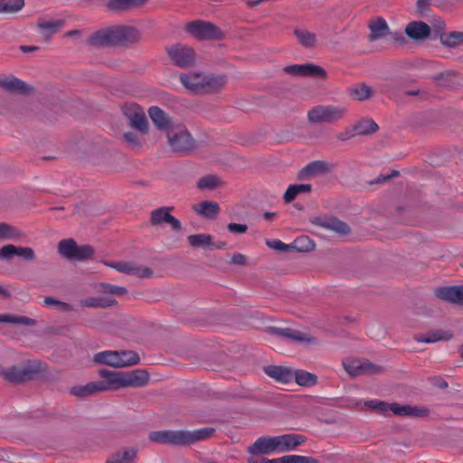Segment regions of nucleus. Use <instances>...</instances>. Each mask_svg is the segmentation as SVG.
I'll use <instances>...</instances> for the list:
<instances>
[{
    "mask_svg": "<svg viewBox=\"0 0 463 463\" xmlns=\"http://www.w3.org/2000/svg\"><path fill=\"white\" fill-rule=\"evenodd\" d=\"M98 373L101 378V380L97 381L100 392L123 388L143 387L149 381L147 372L139 369L128 372L100 369Z\"/></svg>",
    "mask_w": 463,
    "mask_h": 463,
    "instance_id": "obj_1",
    "label": "nucleus"
},
{
    "mask_svg": "<svg viewBox=\"0 0 463 463\" xmlns=\"http://www.w3.org/2000/svg\"><path fill=\"white\" fill-rule=\"evenodd\" d=\"M138 31L129 26L102 29L91 35L90 43L95 46L128 44L138 40Z\"/></svg>",
    "mask_w": 463,
    "mask_h": 463,
    "instance_id": "obj_2",
    "label": "nucleus"
},
{
    "mask_svg": "<svg viewBox=\"0 0 463 463\" xmlns=\"http://www.w3.org/2000/svg\"><path fill=\"white\" fill-rule=\"evenodd\" d=\"M180 81L189 90L194 93L213 91L222 87L225 82L224 76L203 75L200 72L182 73Z\"/></svg>",
    "mask_w": 463,
    "mask_h": 463,
    "instance_id": "obj_3",
    "label": "nucleus"
},
{
    "mask_svg": "<svg viewBox=\"0 0 463 463\" xmlns=\"http://www.w3.org/2000/svg\"><path fill=\"white\" fill-rule=\"evenodd\" d=\"M43 371L44 365L37 360L7 368L0 365V376L12 383L29 381Z\"/></svg>",
    "mask_w": 463,
    "mask_h": 463,
    "instance_id": "obj_4",
    "label": "nucleus"
},
{
    "mask_svg": "<svg viewBox=\"0 0 463 463\" xmlns=\"http://www.w3.org/2000/svg\"><path fill=\"white\" fill-rule=\"evenodd\" d=\"M347 107L342 105H318L307 112V120L312 124H335L344 118Z\"/></svg>",
    "mask_w": 463,
    "mask_h": 463,
    "instance_id": "obj_5",
    "label": "nucleus"
},
{
    "mask_svg": "<svg viewBox=\"0 0 463 463\" xmlns=\"http://www.w3.org/2000/svg\"><path fill=\"white\" fill-rule=\"evenodd\" d=\"M93 361L97 364L113 367H127L139 363V355L134 351H102L94 354Z\"/></svg>",
    "mask_w": 463,
    "mask_h": 463,
    "instance_id": "obj_6",
    "label": "nucleus"
},
{
    "mask_svg": "<svg viewBox=\"0 0 463 463\" xmlns=\"http://www.w3.org/2000/svg\"><path fill=\"white\" fill-rule=\"evenodd\" d=\"M168 144L175 152L184 153L194 148V142L188 130L181 125L167 131Z\"/></svg>",
    "mask_w": 463,
    "mask_h": 463,
    "instance_id": "obj_7",
    "label": "nucleus"
},
{
    "mask_svg": "<svg viewBox=\"0 0 463 463\" xmlns=\"http://www.w3.org/2000/svg\"><path fill=\"white\" fill-rule=\"evenodd\" d=\"M378 413L387 414L392 411L396 416L421 418L428 415L429 411L425 407H419L413 405H402L398 403H387L384 402H378Z\"/></svg>",
    "mask_w": 463,
    "mask_h": 463,
    "instance_id": "obj_8",
    "label": "nucleus"
},
{
    "mask_svg": "<svg viewBox=\"0 0 463 463\" xmlns=\"http://www.w3.org/2000/svg\"><path fill=\"white\" fill-rule=\"evenodd\" d=\"M186 30L198 40H217L222 38L221 31L210 22L194 21L186 25Z\"/></svg>",
    "mask_w": 463,
    "mask_h": 463,
    "instance_id": "obj_9",
    "label": "nucleus"
},
{
    "mask_svg": "<svg viewBox=\"0 0 463 463\" xmlns=\"http://www.w3.org/2000/svg\"><path fill=\"white\" fill-rule=\"evenodd\" d=\"M345 371L350 377H358L373 373L375 365L364 358H345L342 362Z\"/></svg>",
    "mask_w": 463,
    "mask_h": 463,
    "instance_id": "obj_10",
    "label": "nucleus"
},
{
    "mask_svg": "<svg viewBox=\"0 0 463 463\" xmlns=\"http://www.w3.org/2000/svg\"><path fill=\"white\" fill-rule=\"evenodd\" d=\"M167 53L172 62L178 67L192 66L195 61V53L191 47L183 44H175L167 49Z\"/></svg>",
    "mask_w": 463,
    "mask_h": 463,
    "instance_id": "obj_11",
    "label": "nucleus"
},
{
    "mask_svg": "<svg viewBox=\"0 0 463 463\" xmlns=\"http://www.w3.org/2000/svg\"><path fill=\"white\" fill-rule=\"evenodd\" d=\"M123 114L128 119L129 125L145 133L147 130V119L144 110L137 105L130 104L123 108Z\"/></svg>",
    "mask_w": 463,
    "mask_h": 463,
    "instance_id": "obj_12",
    "label": "nucleus"
},
{
    "mask_svg": "<svg viewBox=\"0 0 463 463\" xmlns=\"http://www.w3.org/2000/svg\"><path fill=\"white\" fill-rule=\"evenodd\" d=\"M278 453H285L296 449L307 441V438L299 434H283L273 436Z\"/></svg>",
    "mask_w": 463,
    "mask_h": 463,
    "instance_id": "obj_13",
    "label": "nucleus"
},
{
    "mask_svg": "<svg viewBox=\"0 0 463 463\" xmlns=\"http://www.w3.org/2000/svg\"><path fill=\"white\" fill-rule=\"evenodd\" d=\"M14 256L32 261L36 258L34 250L30 247H21L13 244H7L0 248V260L10 261Z\"/></svg>",
    "mask_w": 463,
    "mask_h": 463,
    "instance_id": "obj_14",
    "label": "nucleus"
},
{
    "mask_svg": "<svg viewBox=\"0 0 463 463\" xmlns=\"http://www.w3.org/2000/svg\"><path fill=\"white\" fill-rule=\"evenodd\" d=\"M284 71L296 76H310L322 80L327 77L322 67L312 63L289 65L284 68Z\"/></svg>",
    "mask_w": 463,
    "mask_h": 463,
    "instance_id": "obj_15",
    "label": "nucleus"
},
{
    "mask_svg": "<svg viewBox=\"0 0 463 463\" xmlns=\"http://www.w3.org/2000/svg\"><path fill=\"white\" fill-rule=\"evenodd\" d=\"M150 441L158 444L184 445V430H157L150 432Z\"/></svg>",
    "mask_w": 463,
    "mask_h": 463,
    "instance_id": "obj_16",
    "label": "nucleus"
},
{
    "mask_svg": "<svg viewBox=\"0 0 463 463\" xmlns=\"http://www.w3.org/2000/svg\"><path fill=\"white\" fill-rule=\"evenodd\" d=\"M269 333L279 335L286 340L296 342V343H315L316 340L314 337L309 335L308 334L296 330L290 327H269Z\"/></svg>",
    "mask_w": 463,
    "mask_h": 463,
    "instance_id": "obj_17",
    "label": "nucleus"
},
{
    "mask_svg": "<svg viewBox=\"0 0 463 463\" xmlns=\"http://www.w3.org/2000/svg\"><path fill=\"white\" fill-rule=\"evenodd\" d=\"M247 451L250 456L271 455L276 451L275 441L273 436H261L258 438Z\"/></svg>",
    "mask_w": 463,
    "mask_h": 463,
    "instance_id": "obj_18",
    "label": "nucleus"
},
{
    "mask_svg": "<svg viewBox=\"0 0 463 463\" xmlns=\"http://www.w3.org/2000/svg\"><path fill=\"white\" fill-rule=\"evenodd\" d=\"M434 294L439 299L463 306V286L439 287Z\"/></svg>",
    "mask_w": 463,
    "mask_h": 463,
    "instance_id": "obj_19",
    "label": "nucleus"
},
{
    "mask_svg": "<svg viewBox=\"0 0 463 463\" xmlns=\"http://www.w3.org/2000/svg\"><path fill=\"white\" fill-rule=\"evenodd\" d=\"M108 265L119 272L141 279L150 278L153 275L152 269L145 266H135L128 262H114Z\"/></svg>",
    "mask_w": 463,
    "mask_h": 463,
    "instance_id": "obj_20",
    "label": "nucleus"
},
{
    "mask_svg": "<svg viewBox=\"0 0 463 463\" xmlns=\"http://www.w3.org/2000/svg\"><path fill=\"white\" fill-rule=\"evenodd\" d=\"M171 208L160 207L152 211L151 223L152 225H159L163 222L169 223L175 231L181 229V222L173 215L170 214Z\"/></svg>",
    "mask_w": 463,
    "mask_h": 463,
    "instance_id": "obj_21",
    "label": "nucleus"
},
{
    "mask_svg": "<svg viewBox=\"0 0 463 463\" xmlns=\"http://www.w3.org/2000/svg\"><path fill=\"white\" fill-rule=\"evenodd\" d=\"M405 33L411 39L422 41L429 38L430 34V27L424 22L414 21L407 24Z\"/></svg>",
    "mask_w": 463,
    "mask_h": 463,
    "instance_id": "obj_22",
    "label": "nucleus"
},
{
    "mask_svg": "<svg viewBox=\"0 0 463 463\" xmlns=\"http://www.w3.org/2000/svg\"><path fill=\"white\" fill-rule=\"evenodd\" d=\"M137 449L135 447H124L114 452L106 463H136Z\"/></svg>",
    "mask_w": 463,
    "mask_h": 463,
    "instance_id": "obj_23",
    "label": "nucleus"
},
{
    "mask_svg": "<svg viewBox=\"0 0 463 463\" xmlns=\"http://www.w3.org/2000/svg\"><path fill=\"white\" fill-rule=\"evenodd\" d=\"M62 19H44L41 18L37 21L39 32L45 38H50L52 34L58 33L64 25Z\"/></svg>",
    "mask_w": 463,
    "mask_h": 463,
    "instance_id": "obj_24",
    "label": "nucleus"
},
{
    "mask_svg": "<svg viewBox=\"0 0 463 463\" xmlns=\"http://www.w3.org/2000/svg\"><path fill=\"white\" fill-rule=\"evenodd\" d=\"M215 432L213 428L204 427L193 431L184 430V445H190L197 441L211 438Z\"/></svg>",
    "mask_w": 463,
    "mask_h": 463,
    "instance_id": "obj_25",
    "label": "nucleus"
},
{
    "mask_svg": "<svg viewBox=\"0 0 463 463\" xmlns=\"http://www.w3.org/2000/svg\"><path fill=\"white\" fill-rule=\"evenodd\" d=\"M264 372L279 383H288L293 379V372L284 366L269 365L264 368Z\"/></svg>",
    "mask_w": 463,
    "mask_h": 463,
    "instance_id": "obj_26",
    "label": "nucleus"
},
{
    "mask_svg": "<svg viewBox=\"0 0 463 463\" xmlns=\"http://www.w3.org/2000/svg\"><path fill=\"white\" fill-rule=\"evenodd\" d=\"M0 88L10 92L27 93L30 88L21 80L14 77H0Z\"/></svg>",
    "mask_w": 463,
    "mask_h": 463,
    "instance_id": "obj_27",
    "label": "nucleus"
},
{
    "mask_svg": "<svg viewBox=\"0 0 463 463\" xmlns=\"http://www.w3.org/2000/svg\"><path fill=\"white\" fill-rule=\"evenodd\" d=\"M149 117L157 128L162 130H169L172 128L171 120L166 113L158 107H152L148 110Z\"/></svg>",
    "mask_w": 463,
    "mask_h": 463,
    "instance_id": "obj_28",
    "label": "nucleus"
},
{
    "mask_svg": "<svg viewBox=\"0 0 463 463\" xmlns=\"http://www.w3.org/2000/svg\"><path fill=\"white\" fill-rule=\"evenodd\" d=\"M321 227L335 232L340 235H345L350 232L349 226L343 221L335 218V217H330L327 219L323 220L320 222Z\"/></svg>",
    "mask_w": 463,
    "mask_h": 463,
    "instance_id": "obj_29",
    "label": "nucleus"
},
{
    "mask_svg": "<svg viewBox=\"0 0 463 463\" xmlns=\"http://www.w3.org/2000/svg\"><path fill=\"white\" fill-rule=\"evenodd\" d=\"M328 170V165L323 161H314L307 165L300 172L299 178L305 179L309 176H315L324 174Z\"/></svg>",
    "mask_w": 463,
    "mask_h": 463,
    "instance_id": "obj_30",
    "label": "nucleus"
},
{
    "mask_svg": "<svg viewBox=\"0 0 463 463\" xmlns=\"http://www.w3.org/2000/svg\"><path fill=\"white\" fill-rule=\"evenodd\" d=\"M194 212L201 216L214 218L220 212V206L215 202L203 201L198 204L194 205Z\"/></svg>",
    "mask_w": 463,
    "mask_h": 463,
    "instance_id": "obj_31",
    "label": "nucleus"
},
{
    "mask_svg": "<svg viewBox=\"0 0 463 463\" xmlns=\"http://www.w3.org/2000/svg\"><path fill=\"white\" fill-rule=\"evenodd\" d=\"M100 392L98 383L90 382L84 385H75L71 389V393L77 397H88Z\"/></svg>",
    "mask_w": 463,
    "mask_h": 463,
    "instance_id": "obj_32",
    "label": "nucleus"
},
{
    "mask_svg": "<svg viewBox=\"0 0 463 463\" xmlns=\"http://www.w3.org/2000/svg\"><path fill=\"white\" fill-rule=\"evenodd\" d=\"M115 303L114 299L103 297H90L80 300V305L84 307L104 308L112 307Z\"/></svg>",
    "mask_w": 463,
    "mask_h": 463,
    "instance_id": "obj_33",
    "label": "nucleus"
},
{
    "mask_svg": "<svg viewBox=\"0 0 463 463\" xmlns=\"http://www.w3.org/2000/svg\"><path fill=\"white\" fill-rule=\"evenodd\" d=\"M349 96L358 101H364L372 97L373 90L365 84H358L348 89Z\"/></svg>",
    "mask_w": 463,
    "mask_h": 463,
    "instance_id": "obj_34",
    "label": "nucleus"
},
{
    "mask_svg": "<svg viewBox=\"0 0 463 463\" xmlns=\"http://www.w3.org/2000/svg\"><path fill=\"white\" fill-rule=\"evenodd\" d=\"M293 378L298 385L304 387L314 386L317 383V376L316 374L303 370L293 372Z\"/></svg>",
    "mask_w": 463,
    "mask_h": 463,
    "instance_id": "obj_35",
    "label": "nucleus"
},
{
    "mask_svg": "<svg viewBox=\"0 0 463 463\" xmlns=\"http://www.w3.org/2000/svg\"><path fill=\"white\" fill-rule=\"evenodd\" d=\"M24 0H0V14H14L24 7Z\"/></svg>",
    "mask_w": 463,
    "mask_h": 463,
    "instance_id": "obj_36",
    "label": "nucleus"
},
{
    "mask_svg": "<svg viewBox=\"0 0 463 463\" xmlns=\"http://www.w3.org/2000/svg\"><path fill=\"white\" fill-rule=\"evenodd\" d=\"M357 136H366L373 133L376 129V123L372 118H362L354 124Z\"/></svg>",
    "mask_w": 463,
    "mask_h": 463,
    "instance_id": "obj_37",
    "label": "nucleus"
},
{
    "mask_svg": "<svg viewBox=\"0 0 463 463\" xmlns=\"http://www.w3.org/2000/svg\"><path fill=\"white\" fill-rule=\"evenodd\" d=\"M187 241L194 248H206L213 245L212 236L205 233L189 235Z\"/></svg>",
    "mask_w": 463,
    "mask_h": 463,
    "instance_id": "obj_38",
    "label": "nucleus"
},
{
    "mask_svg": "<svg viewBox=\"0 0 463 463\" xmlns=\"http://www.w3.org/2000/svg\"><path fill=\"white\" fill-rule=\"evenodd\" d=\"M311 191L310 184H292L289 185L284 194V200L286 203L292 202L299 194L308 193Z\"/></svg>",
    "mask_w": 463,
    "mask_h": 463,
    "instance_id": "obj_39",
    "label": "nucleus"
},
{
    "mask_svg": "<svg viewBox=\"0 0 463 463\" xmlns=\"http://www.w3.org/2000/svg\"><path fill=\"white\" fill-rule=\"evenodd\" d=\"M0 322L27 326H31L35 324V321L30 317L11 314H0Z\"/></svg>",
    "mask_w": 463,
    "mask_h": 463,
    "instance_id": "obj_40",
    "label": "nucleus"
},
{
    "mask_svg": "<svg viewBox=\"0 0 463 463\" xmlns=\"http://www.w3.org/2000/svg\"><path fill=\"white\" fill-rule=\"evenodd\" d=\"M222 184L220 178L215 175H207L201 177L197 182V187L201 190H213Z\"/></svg>",
    "mask_w": 463,
    "mask_h": 463,
    "instance_id": "obj_41",
    "label": "nucleus"
},
{
    "mask_svg": "<svg viewBox=\"0 0 463 463\" xmlns=\"http://www.w3.org/2000/svg\"><path fill=\"white\" fill-rule=\"evenodd\" d=\"M146 0H109L107 6L110 10H125L141 5Z\"/></svg>",
    "mask_w": 463,
    "mask_h": 463,
    "instance_id": "obj_42",
    "label": "nucleus"
},
{
    "mask_svg": "<svg viewBox=\"0 0 463 463\" xmlns=\"http://www.w3.org/2000/svg\"><path fill=\"white\" fill-rule=\"evenodd\" d=\"M77 243L72 240H63L59 242V252L65 258L73 260Z\"/></svg>",
    "mask_w": 463,
    "mask_h": 463,
    "instance_id": "obj_43",
    "label": "nucleus"
},
{
    "mask_svg": "<svg viewBox=\"0 0 463 463\" xmlns=\"http://www.w3.org/2000/svg\"><path fill=\"white\" fill-rule=\"evenodd\" d=\"M441 43L448 47H456L463 44V32H451L441 36Z\"/></svg>",
    "mask_w": 463,
    "mask_h": 463,
    "instance_id": "obj_44",
    "label": "nucleus"
},
{
    "mask_svg": "<svg viewBox=\"0 0 463 463\" xmlns=\"http://www.w3.org/2000/svg\"><path fill=\"white\" fill-rule=\"evenodd\" d=\"M295 35L305 47H313L316 44V34L306 30H295Z\"/></svg>",
    "mask_w": 463,
    "mask_h": 463,
    "instance_id": "obj_45",
    "label": "nucleus"
},
{
    "mask_svg": "<svg viewBox=\"0 0 463 463\" xmlns=\"http://www.w3.org/2000/svg\"><path fill=\"white\" fill-rule=\"evenodd\" d=\"M277 459L278 463H317L314 458L300 455H286Z\"/></svg>",
    "mask_w": 463,
    "mask_h": 463,
    "instance_id": "obj_46",
    "label": "nucleus"
},
{
    "mask_svg": "<svg viewBox=\"0 0 463 463\" xmlns=\"http://www.w3.org/2000/svg\"><path fill=\"white\" fill-rule=\"evenodd\" d=\"M19 236V232L11 225L0 222V240H12Z\"/></svg>",
    "mask_w": 463,
    "mask_h": 463,
    "instance_id": "obj_47",
    "label": "nucleus"
},
{
    "mask_svg": "<svg viewBox=\"0 0 463 463\" xmlns=\"http://www.w3.org/2000/svg\"><path fill=\"white\" fill-rule=\"evenodd\" d=\"M99 290L103 293L121 296L127 293V289L123 287L115 286L109 283H101Z\"/></svg>",
    "mask_w": 463,
    "mask_h": 463,
    "instance_id": "obj_48",
    "label": "nucleus"
},
{
    "mask_svg": "<svg viewBox=\"0 0 463 463\" xmlns=\"http://www.w3.org/2000/svg\"><path fill=\"white\" fill-rule=\"evenodd\" d=\"M294 248L299 251H308L314 248V243L307 236H301L294 241Z\"/></svg>",
    "mask_w": 463,
    "mask_h": 463,
    "instance_id": "obj_49",
    "label": "nucleus"
},
{
    "mask_svg": "<svg viewBox=\"0 0 463 463\" xmlns=\"http://www.w3.org/2000/svg\"><path fill=\"white\" fill-rule=\"evenodd\" d=\"M93 254V249L89 245L76 247L73 260H82L89 259Z\"/></svg>",
    "mask_w": 463,
    "mask_h": 463,
    "instance_id": "obj_50",
    "label": "nucleus"
},
{
    "mask_svg": "<svg viewBox=\"0 0 463 463\" xmlns=\"http://www.w3.org/2000/svg\"><path fill=\"white\" fill-rule=\"evenodd\" d=\"M454 74L452 71H443L433 75L432 79L440 85L448 86L451 83Z\"/></svg>",
    "mask_w": 463,
    "mask_h": 463,
    "instance_id": "obj_51",
    "label": "nucleus"
},
{
    "mask_svg": "<svg viewBox=\"0 0 463 463\" xmlns=\"http://www.w3.org/2000/svg\"><path fill=\"white\" fill-rule=\"evenodd\" d=\"M44 304L47 306L53 305V306L57 307L62 312H70L73 309L70 304L60 301V300H56L51 297H47L44 298Z\"/></svg>",
    "mask_w": 463,
    "mask_h": 463,
    "instance_id": "obj_52",
    "label": "nucleus"
},
{
    "mask_svg": "<svg viewBox=\"0 0 463 463\" xmlns=\"http://www.w3.org/2000/svg\"><path fill=\"white\" fill-rule=\"evenodd\" d=\"M356 132L354 130V125L347 127L344 131L340 132L337 135V139L341 141L349 140L354 137H356Z\"/></svg>",
    "mask_w": 463,
    "mask_h": 463,
    "instance_id": "obj_53",
    "label": "nucleus"
},
{
    "mask_svg": "<svg viewBox=\"0 0 463 463\" xmlns=\"http://www.w3.org/2000/svg\"><path fill=\"white\" fill-rule=\"evenodd\" d=\"M123 137L129 146H138L141 144L139 136L134 132H126Z\"/></svg>",
    "mask_w": 463,
    "mask_h": 463,
    "instance_id": "obj_54",
    "label": "nucleus"
},
{
    "mask_svg": "<svg viewBox=\"0 0 463 463\" xmlns=\"http://www.w3.org/2000/svg\"><path fill=\"white\" fill-rule=\"evenodd\" d=\"M351 402L353 405L357 406V407L366 408V409H370L372 411L376 410V402L373 400H370V401L353 400V401H351Z\"/></svg>",
    "mask_w": 463,
    "mask_h": 463,
    "instance_id": "obj_55",
    "label": "nucleus"
},
{
    "mask_svg": "<svg viewBox=\"0 0 463 463\" xmlns=\"http://www.w3.org/2000/svg\"><path fill=\"white\" fill-rule=\"evenodd\" d=\"M441 339H444V336L440 333L436 332V333H431L430 335H429L426 337L420 336V337L417 338V341L430 344V343H435Z\"/></svg>",
    "mask_w": 463,
    "mask_h": 463,
    "instance_id": "obj_56",
    "label": "nucleus"
},
{
    "mask_svg": "<svg viewBox=\"0 0 463 463\" xmlns=\"http://www.w3.org/2000/svg\"><path fill=\"white\" fill-rule=\"evenodd\" d=\"M228 230L234 233H244L247 232L248 227L245 224L230 223L228 224Z\"/></svg>",
    "mask_w": 463,
    "mask_h": 463,
    "instance_id": "obj_57",
    "label": "nucleus"
},
{
    "mask_svg": "<svg viewBox=\"0 0 463 463\" xmlns=\"http://www.w3.org/2000/svg\"><path fill=\"white\" fill-rule=\"evenodd\" d=\"M267 244L270 248L279 250V251H285L288 248V246L287 244L283 243L281 241H279V240L268 241Z\"/></svg>",
    "mask_w": 463,
    "mask_h": 463,
    "instance_id": "obj_58",
    "label": "nucleus"
},
{
    "mask_svg": "<svg viewBox=\"0 0 463 463\" xmlns=\"http://www.w3.org/2000/svg\"><path fill=\"white\" fill-rule=\"evenodd\" d=\"M388 30L389 27L386 21L382 17H378V38L384 35Z\"/></svg>",
    "mask_w": 463,
    "mask_h": 463,
    "instance_id": "obj_59",
    "label": "nucleus"
},
{
    "mask_svg": "<svg viewBox=\"0 0 463 463\" xmlns=\"http://www.w3.org/2000/svg\"><path fill=\"white\" fill-rule=\"evenodd\" d=\"M248 463H278V459L277 458H272V459H269V458H258L255 457V456H250L248 459H247Z\"/></svg>",
    "mask_w": 463,
    "mask_h": 463,
    "instance_id": "obj_60",
    "label": "nucleus"
},
{
    "mask_svg": "<svg viewBox=\"0 0 463 463\" xmlns=\"http://www.w3.org/2000/svg\"><path fill=\"white\" fill-rule=\"evenodd\" d=\"M231 262L236 265H245L246 256L241 253H236L232 257Z\"/></svg>",
    "mask_w": 463,
    "mask_h": 463,
    "instance_id": "obj_61",
    "label": "nucleus"
},
{
    "mask_svg": "<svg viewBox=\"0 0 463 463\" xmlns=\"http://www.w3.org/2000/svg\"><path fill=\"white\" fill-rule=\"evenodd\" d=\"M430 0H417L416 6L419 12L424 13L428 10Z\"/></svg>",
    "mask_w": 463,
    "mask_h": 463,
    "instance_id": "obj_62",
    "label": "nucleus"
},
{
    "mask_svg": "<svg viewBox=\"0 0 463 463\" xmlns=\"http://www.w3.org/2000/svg\"><path fill=\"white\" fill-rule=\"evenodd\" d=\"M398 175H399V172L396 170H393V171H392V173L390 175H378L377 181H378V184H381V183L388 181L389 179H391L393 176H398Z\"/></svg>",
    "mask_w": 463,
    "mask_h": 463,
    "instance_id": "obj_63",
    "label": "nucleus"
},
{
    "mask_svg": "<svg viewBox=\"0 0 463 463\" xmlns=\"http://www.w3.org/2000/svg\"><path fill=\"white\" fill-rule=\"evenodd\" d=\"M371 33L369 37L372 40H374L376 38V22L372 21L369 24Z\"/></svg>",
    "mask_w": 463,
    "mask_h": 463,
    "instance_id": "obj_64",
    "label": "nucleus"
}]
</instances>
